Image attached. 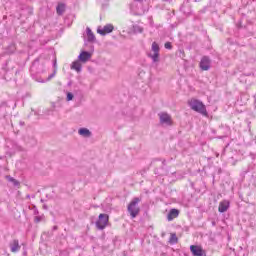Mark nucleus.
Listing matches in <instances>:
<instances>
[{
	"instance_id": "f257e3e1",
	"label": "nucleus",
	"mask_w": 256,
	"mask_h": 256,
	"mask_svg": "<svg viewBox=\"0 0 256 256\" xmlns=\"http://www.w3.org/2000/svg\"><path fill=\"white\" fill-rule=\"evenodd\" d=\"M188 105L190 109H192V111L200 113V115H203L204 117H208L209 113L207 112V107L200 100L196 98H191L188 101Z\"/></svg>"
},
{
	"instance_id": "f03ea898",
	"label": "nucleus",
	"mask_w": 256,
	"mask_h": 256,
	"mask_svg": "<svg viewBox=\"0 0 256 256\" xmlns=\"http://www.w3.org/2000/svg\"><path fill=\"white\" fill-rule=\"evenodd\" d=\"M139 203H141V197H134L127 206V211L132 219H135L141 213Z\"/></svg>"
},
{
	"instance_id": "7ed1b4c3",
	"label": "nucleus",
	"mask_w": 256,
	"mask_h": 256,
	"mask_svg": "<svg viewBox=\"0 0 256 256\" xmlns=\"http://www.w3.org/2000/svg\"><path fill=\"white\" fill-rule=\"evenodd\" d=\"M109 225V216L108 214H99L98 220L96 221V227L100 231H103Z\"/></svg>"
},
{
	"instance_id": "20e7f679",
	"label": "nucleus",
	"mask_w": 256,
	"mask_h": 256,
	"mask_svg": "<svg viewBox=\"0 0 256 256\" xmlns=\"http://www.w3.org/2000/svg\"><path fill=\"white\" fill-rule=\"evenodd\" d=\"M151 51L148 57L152 59L153 63H159V44L157 42L152 43Z\"/></svg>"
},
{
	"instance_id": "39448f33",
	"label": "nucleus",
	"mask_w": 256,
	"mask_h": 256,
	"mask_svg": "<svg viewBox=\"0 0 256 256\" xmlns=\"http://www.w3.org/2000/svg\"><path fill=\"white\" fill-rule=\"evenodd\" d=\"M161 125H167L171 127L173 125V118L167 112H161L158 114Z\"/></svg>"
},
{
	"instance_id": "423d86ee",
	"label": "nucleus",
	"mask_w": 256,
	"mask_h": 256,
	"mask_svg": "<svg viewBox=\"0 0 256 256\" xmlns=\"http://www.w3.org/2000/svg\"><path fill=\"white\" fill-rule=\"evenodd\" d=\"M190 251L193 256H207V252L203 249L201 245H191Z\"/></svg>"
},
{
	"instance_id": "0eeeda50",
	"label": "nucleus",
	"mask_w": 256,
	"mask_h": 256,
	"mask_svg": "<svg viewBox=\"0 0 256 256\" xmlns=\"http://www.w3.org/2000/svg\"><path fill=\"white\" fill-rule=\"evenodd\" d=\"M200 69H202V71H209V69H211V60L209 59V57L204 56L201 59Z\"/></svg>"
},
{
	"instance_id": "6e6552de",
	"label": "nucleus",
	"mask_w": 256,
	"mask_h": 256,
	"mask_svg": "<svg viewBox=\"0 0 256 256\" xmlns=\"http://www.w3.org/2000/svg\"><path fill=\"white\" fill-rule=\"evenodd\" d=\"M113 29H115L113 24H106L104 27H99L97 33L100 35H107V33H113Z\"/></svg>"
},
{
	"instance_id": "1a4fd4ad",
	"label": "nucleus",
	"mask_w": 256,
	"mask_h": 256,
	"mask_svg": "<svg viewBox=\"0 0 256 256\" xmlns=\"http://www.w3.org/2000/svg\"><path fill=\"white\" fill-rule=\"evenodd\" d=\"M231 203L228 200H223L219 203L218 211L219 213H225L229 210Z\"/></svg>"
},
{
	"instance_id": "9d476101",
	"label": "nucleus",
	"mask_w": 256,
	"mask_h": 256,
	"mask_svg": "<svg viewBox=\"0 0 256 256\" xmlns=\"http://www.w3.org/2000/svg\"><path fill=\"white\" fill-rule=\"evenodd\" d=\"M9 247L12 253H17V251L21 250V245H19V240L17 239L12 240L9 244Z\"/></svg>"
},
{
	"instance_id": "9b49d317",
	"label": "nucleus",
	"mask_w": 256,
	"mask_h": 256,
	"mask_svg": "<svg viewBox=\"0 0 256 256\" xmlns=\"http://www.w3.org/2000/svg\"><path fill=\"white\" fill-rule=\"evenodd\" d=\"M91 58V53L87 51H82L80 55L78 56L79 61L82 63H87Z\"/></svg>"
},
{
	"instance_id": "f8f14e48",
	"label": "nucleus",
	"mask_w": 256,
	"mask_h": 256,
	"mask_svg": "<svg viewBox=\"0 0 256 256\" xmlns=\"http://www.w3.org/2000/svg\"><path fill=\"white\" fill-rule=\"evenodd\" d=\"M179 217V210L178 209H171L168 213L167 219L168 221H173V219H177Z\"/></svg>"
},
{
	"instance_id": "ddd939ff",
	"label": "nucleus",
	"mask_w": 256,
	"mask_h": 256,
	"mask_svg": "<svg viewBox=\"0 0 256 256\" xmlns=\"http://www.w3.org/2000/svg\"><path fill=\"white\" fill-rule=\"evenodd\" d=\"M71 69H73L77 73H81V69H82L81 62L79 60L74 61L71 65Z\"/></svg>"
},
{
	"instance_id": "4468645a",
	"label": "nucleus",
	"mask_w": 256,
	"mask_h": 256,
	"mask_svg": "<svg viewBox=\"0 0 256 256\" xmlns=\"http://www.w3.org/2000/svg\"><path fill=\"white\" fill-rule=\"evenodd\" d=\"M79 135H81L82 137H89L91 135V131H89V129L87 128H80L78 130Z\"/></svg>"
},
{
	"instance_id": "2eb2a0df",
	"label": "nucleus",
	"mask_w": 256,
	"mask_h": 256,
	"mask_svg": "<svg viewBox=\"0 0 256 256\" xmlns=\"http://www.w3.org/2000/svg\"><path fill=\"white\" fill-rule=\"evenodd\" d=\"M169 243L171 245H175V244L179 243V238H177V234H175V233L170 234Z\"/></svg>"
},
{
	"instance_id": "dca6fc26",
	"label": "nucleus",
	"mask_w": 256,
	"mask_h": 256,
	"mask_svg": "<svg viewBox=\"0 0 256 256\" xmlns=\"http://www.w3.org/2000/svg\"><path fill=\"white\" fill-rule=\"evenodd\" d=\"M86 33H87L88 41L90 42L95 41V34H93V31H91V28H87Z\"/></svg>"
},
{
	"instance_id": "f3484780",
	"label": "nucleus",
	"mask_w": 256,
	"mask_h": 256,
	"mask_svg": "<svg viewBox=\"0 0 256 256\" xmlns=\"http://www.w3.org/2000/svg\"><path fill=\"white\" fill-rule=\"evenodd\" d=\"M56 11L58 15H63L65 13V4H58Z\"/></svg>"
},
{
	"instance_id": "a211bd4d",
	"label": "nucleus",
	"mask_w": 256,
	"mask_h": 256,
	"mask_svg": "<svg viewBox=\"0 0 256 256\" xmlns=\"http://www.w3.org/2000/svg\"><path fill=\"white\" fill-rule=\"evenodd\" d=\"M56 74H57V61L54 62V72L48 76L47 81H51V79H53V77H55Z\"/></svg>"
},
{
	"instance_id": "6ab92c4d",
	"label": "nucleus",
	"mask_w": 256,
	"mask_h": 256,
	"mask_svg": "<svg viewBox=\"0 0 256 256\" xmlns=\"http://www.w3.org/2000/svg\"><path fill=\"white\" fill-rule=\"evenodd\" d=\"M6 178L8 179V181H10V183H13L15 187H19L20 183L17 181V179L11 176H7Z\"/></svg>"
},
{
	"instance_id": "aec40b11",
	"label": "nucleus",
	"mask_w": 256,
	"mask_h": 256,
	"mask_svg": "<svg viewBox=\"0 0 256 256\" xmlns=\"http://www.w3.org/2000/svg\"><path fill=\"white\" fill-rule=\"evenodd\" d=\"M43 219H45V216H44V215L35 216V217H34V222H36V223H41V221H43Z\"/></svg>"
},
{
	"instance_id": "412c9836",
	"label": "nucleus",
	"mask_w": 256,
	"mask_h": 256,
	"mask_svg": "<svg viewBox=\"0 0 256 256\" xmlns=\"http://www.w3.org/2000/svg\"><path fill=\"white\" fill-rule=\"evenodd\" d=\"M134 31H135V33H143V28H141L140 26H136L134 28Z\"/></svg>"
},
{
	"instance_id": "4be33fe9",
	"label": "nucleus",
	"mask_w": 256,
	"mask_h": 256,
	"mask_svg": "<svg viewBox=\"0 0 256 256\" xmlns=\"http://www.w3.org/2000/svg\"><path fill=\"white\" fill-rule=\"evenodd\" d=\"M165 49H172V45H171V42H166L165 45H164Z\"/></svg>"
},
{
	"instance_id": "5701e85b",
	"label": "nucleus",
	"mask_w": 256,
	"mask_h": 256,
	"mask_svg": "<svg viewBox=\"0 0 256 256\" xmlns=\"http://www.w3.org/2000/svg\"><path fill=\"white\" fill-rule=\"evenodd\" d=\"M144 13H145V11H143V10L142 11H137L136 15H143Z\"/></svg>"
},
{
	"instance_id": "b1692460",
	"label": "nucleus",
	"mask_w": 256,
	"mask_h": 256,
	"mask_svg": "<svg viewBox=\"0 0 256 256\" xmlns=\"http://www.w3.org/2000/svg\"><path fill=\"white\" fill-rule=\"evenodd\" d=\"M66 101H68V102H69V101H73V97H67V98H66Z\"/></svg>"
},
{
	"instance_id": "393cba45",
	"label": "nucleus",
	"mask_w": 256,
	"mask_h": 256,
	"mask_svg": "<svg viewBox=\"0 0 256 256\" xmlns=\"http://www.w3.org/2000/svg\"><path fill=\"white\" fill-rule=\"evenodd\" d=\"M67 97H73V94L71 92H68Z\"/></svg>"
}]
</instances>
